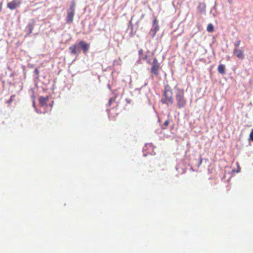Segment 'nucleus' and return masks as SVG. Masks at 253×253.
Segmentation results:
<instances>
[{
	"instance_id": "nucleus-24",
	"label": "nucleus",
	"mask_w": 253,
	"mask_h": 253,
	"mask_svg": "<svg viewBox=\"0 0 253 253\" xmlns=\"http://www.w3.org/2000/svg\"><path fill=\"white\" fill-rule=\"evenodd\" d=\"M33 107L35 108V111H36L37 112H38V113L39 112H38V110L36 109V107H35V101H33Z\"/></svg>"
},
{
	"instance_id": "nucleus-20",
	"label": "nucleus",
	"mask_w": 253,
	"mask_h": 253,
	"mask_svg": "<svg viewBox=\"0 0 253 253\" xmlns=\"http://www.w3.org/2000/svg\"><path fill=\"white\" fill-rule=\"evenodd\" d=\"M114 100H115V99L114 98H110L109 101V102H108L109 105H111L112 102L113 101H114Z\"/></svg>"
},
{
	"instance_id": "nucleus-2",
	"label": "nucleus",
	"mask_w": 253,
	"mask_h": 253,
	"mask_svg": "<svg viewBox=\"0 0 253 253\" xmlns=\"http://www.w3.org/2000/svg\"><path fill=\"white\" fill-rule=\"evenodd\" d=\"M176 90L175 99L177 107L178 109H181L185 107L187 100L184 97V91L183 89H180L176 86L174 87Z\"/></svg>"
},
{
	"instance_id": "nucleus-14",
	"label": "nucleus",
	"mask_w": 253,
	"mask_h": 253,
	"mask_svg": "<svg viewBox=\"0 0 253 253\" xmlns=\"http://www.w3.org/2000/svg\"><path fill=\"white\" fill-rule=\"evenodd\" d=\"M207 30L210 33L212 32L213 31V26L212 24L210 23L208 24L207 28Z\"/></svg>"
},
{
	"instance_id": "nucleus-12",
	"label": "nucleus",
	"mask_w": 253,
	"mask_h": 253,
	"mask_svg": "<svg viewBox=\"0 0 253 253\" xmlns=\"http://www.w3.org/2000/svg\"><path fill=\"white\" fill-rule=\"evenodd\" d=\"M198 10L201 13H205L206 5L204 3H199L197 7Z\"/></svg>"
},
{
	"instance_id": "nucleus-4",
	"label": "nucleus",
	"mask_w": 253,
	"mask_h": 253,
	"mask_svg": "<svg viewBox=\"0 0 253 253\" xmlns=\"http://www.w3.org/2000/svg\"><path fill=\"white\" fill-rule=\"evenodd\" d=\"M75 0H72L71 2V5L67 10V23H71L73 21V18L75 14Z\"/></svg>"
},
{
	"instance_id": "nucleus-7",
	"label": "nucleus",
	"mask_w": 253,
	"mask_h": 253,
	"mask_svg": "<svg viewBox=\"0 0 253 253\" xmlns=\"http://www.w3.org/2000/svg\"><path fill=\"white\" fill-rule=\"evenodd\" d=\"M80 48V47L78 46V44H75L69 47V50L71 54H75L77 56L81 52Z\"/></svg>"
},
{
	"instance_id": "nucleus-21",
	"label": "nucleus",
	"mask_w": 253,
	"mask_h": 253,
	"mask_svg": "<svg viewBox=\"0 0 253 253\" xmlns=\"http://www.w3.org/2000/svg\"><path fill=\"white\" fill-rule=\"evenodd\" d=\"M202 159L201 158H200L199 163L198 164V167H199L202 164Z\"/></svg>"
},
{
	"instance_id": "nucleus-29",
	"label": "nucleus",
	"mask_w": 253,
	"mask_h": 253,
	"mask_svg": "<svg viewBox=\"0 0 253 253\" xmlns=\"http://www.w3.org/2000/svg\"><path fill=\"white\" fill-rule=\"evenodd\" d=\"M35 71H36V72H38L37 70H36Z\"/></svg>"
},
{
	"instance_id": "nucleus-16",
	"label": "nucleus",
	"mask_w": 253,
	"mask_h": 253,
	"mask_svg": "<svg viewBox=\"0 0 253 253\" xmlns=\"http://www.w3.org/2000/svg\"><path fill=\"white\" fill-rule=\"evenodd\" d=\"M240 43H241V42L240 40H237L234 43V45L235 46V48H237V47L240 45Z\"/></svg>"
},
{
	"instance_id": "nucleus-3",
	"label": "nucleus",
	"mask_w": 253,
	"mask_h": 253,
	"mask_svg": "<svg viewBox=\"0 0 253 253\" xmlns=\"http://www.w3.org/2000/svg\"><path fill=\"white\" fill-rule=\"evenodd\" d=\"M160 69V63L158 62L156 58H154L152 63V67L150 69V76L152 80L154 79L155 76H158L159 75Z\"/></svg>"
},
{
	"instance_id": "nucleus-10",
	"label": "nucleus",
	"mask_w": 253,
	"mask_h": 253,
	"mask_svg": "<svg viewBox=\"0 0 253 253\" xmlns=\"http://www.w3.org/2000/svg\"><path fill=\"white\" fill-rule=\"evenodd\" d=\"M233 53L235 54L238 58L242 60L244 58V54L243 50L235 48L233 50Z\"/></svg>"
},
{
	"instance_id": "nucleus-1",
	"label": "nucleus",
	"mask_w": 253,
	"mask_h": 253,
	"mask_svg": "<svg viewBox=\"0 0 253 253\" xmlns=\"http://www.w3.org/2000/svg\"><path fill=\"white\" fill-rule=\"evenodd\" d=\"M161 102L163 104L168 106L173 103V92L170 87L168 85L165 87Z\"/></svg>"
},
{
	"instance_id": "nucleus-28",
	"label": "nucleus",
	"mask_w": 253,
	"mask_h": 253,
	"mask_svg": "<svg viewBox=\"0 0 253 253\" xmlns=\"http://www.w3.org/2000/svg\"><path fill=\"white\" fill-rule=\"evenodd\" d=\"M108 87H109V88H110V85H109V84H108Z\"/></svg>"
},
{
	"instance_id": "nucleus-19",
	"label": "nucleus",
	"mask_w": 253,
	"mask_h": 253,
	"mask_svg": "<svg viewBox=\"0 0 253 253\" xmlns=\"http://www.w3.org/2000/svg\"><path fill=\"white\" fill-rule=\"evenodd\" d=\"M138 54L140 56V58L142 59V58L144 57V56H143V50L140 49L138 51Z\"/></svg>"
},
{
	"instance_id": "nucleus-9",
	"label": "nucleus",
	"mask_w": 253,
	"mask_h": 253,
	"mask_svg": "<svg viewBox=\"0 0 253 253\" xmlns=\"http://www.w3.org/2000/svg\"><path fill=\"white\" fill-rule=\"evenodd\" d=\"M35 24V22L33 20L28 23L27 26L25 28V31L27 32V35H29L31 33H32Z\"/></svg>"
},
{
	"instance_id": "nucleus-18",
	"label": "nucleus",
	"mask_w": 253,
	"mask_h": 253,
	"mask_svg": "<svg viewBox=\"0 0 253 253\" xmlns=\"http://www.w3.org/2000/svg\"><path fill=\"white\" fill-rule=\"evenodd\" d=\"M169 121L168 120L165 121L164 125L162 126V128L165 129L166 127L169 125Z\"/></svg>"
},
{
	"instance_id": "nucleus-15",
	"label": "nucleus",
	"mask_w": 253,
	"mask_h": 253,
	"mask_svg": "<svg viewBox=\"0 0 253 253\" xmlns=\"http://www.w3.org/2000/svg\"><path fill=\"white\" fill-rule=\"evenodd\" d=\"M143 59L145 60L147 62V63L149 64H151L152 65V62L150 58H147V55H145L144 56V57L142 58Z\"/></svg>"
},
{
	"instance_id": "nucleus-22",
	"label": "nucleus",
	"mask_w": 253,
	"mask_h": 253,
	"mask_svg": "<svg viewBox=\"0 0 253 253\" xmlns=\"http://www.w3.org/2000/svg\"><path fill=\"white\" fill-rule=\"evenodd\" d=\"M14 95L11 96L10 97V99L7 101V102L8 103H10L12 101V100H12V97H14Z\"/></svg>"
},
{
	"instance_id": "nucleus-23",
	"label": "nucleus",
	"mask_w": 253,
	"mask_h": 253,
	"mask_svg": "<svg viewBox=\"0 0 253 253\" xmlns=\"http://www.w3.org/2000/svg\"><path fill=\"white\" fill-rule=\"evenodd\" d=\"M250 136L251 139L253 141V130L251 132Z\"/></svg>"
},
{
	"instance_id": "nucleus-25",
	"label": "nucleus",
	"mask_w": 253,
	"mask_h": 253,
	"mask_svg": "<svg viewBox=\"0 0 253 253\" xmlns=\"http://www.w3.org/2000/svg\"><path fill=\"white\" fill-rule=\"evenodd\" d=\"M228 1L229 3H232V0H228Z\"/></svg>"
},
{
	"instance_id": "nucleus-8",
	"label": "nucleus",
	"mask_w": 253,
	"mask_h": 253,
	"mask_svg": "<svg viewBox=\"0 0 253 253\" xmlns=\"http://www.w3.org/2000/svg\"><path fill=\"white\" fill-rule=\"evenodd\" d=\"M78 46L83 49L84 53L85 54L88 50L89 44L84 41H81L78 43Z\"/></svg>"
},
{
	"instance_id": "nucleus-5",
	"label": "nucleus",
	"mask_w": 253,
	"mask_h": 253,
	"mask_svg": "<svg viewBox=\"0 0 253 253\" xmlns=\"http://www.w3.org/2000/svg\"><path fill=\"white\" fill-rule=\"evenodd\" d=\"M159 30L158 21L156 18H154L153 21L152 27L149 32V35L152 38L154 37L157 31Z\"/></svg>"
},
{
	"instance_id": "nucleus-27",
	"label": "nucleus",
	"mask_w": 253,
	"mask_h": 253,
	"mask_svg": "<svg viewBox=\"0 0 253 253\" xmlns=\"http://www.w3.org/2000/svg\"><path fill=\"white\" fill-rule=\"evenodd\" d=\"M147 85V83H145V84H144V85H143V86H146Z\"/></svg>"
},
{
	"instance_id": "nucleus-13",
	"label": "nucleus",
	"mask_w": 253,
	"mask_h": 253,
	"mask_svg": "<svg viewBox=\"0 0 253 253\" xmlns=\"http://www.w3.org/2000/svg\"><path fill=\"white\" fill-rule=\"evenodd\" d=\"M218 72L224 75L225 73V66L223 64H219L217 68Z\"/></svg>"
},
{
	"instance_id": "nucleus-26",
	"label": "nucleus",
	"mask_w": 253,
	"mask_h": 253,
	"mask_svg": "<svg viewBox=\"0 0 253 253\" xmlns=\"http://www.w3.org/2000/svg\"><path fill=\"white\" fill-rule=\"evenodd\" d=\"M1 8H2L1 5L0 4V11L1 10Z\"/></svg>"
},
{
	"instance_id": "nucleus-11",
	"label": "nucleus",
	"mask_w": 253,
	"mask_h": 253,
	"mask_svg": "<svg viewBox=\"0 0 253 253\" xmlns=\"http://www.w3.org/2000/svg\"><path fill=\"white\" fill-rule=\"evenodd\" d=\"M48 100V97L46 96L44 97H40L39 98V103L41 106H44L47 103V102Z\"/></svg>"
},
{
	"instance_id": "nucleus-6",
	"label": "nucleus",
	"mask_w": 253,
	"mask_h": 253,
	"mask_svg": "<svg viewBox=\"0 0 253 253\" xmlns=\"http://www.w3.org/2000/svg\"><path fill=\"white\" fill-rule=\"evenodd\" d=\"M21 0H12L7 3V6L11 10H14L19 6L21 3Z\"/></svg>"
},
{
	"instance_id": "nucleus-17",
	"label": "nucleus",
	"mask_w": 253,
	"mask_h": 253,
	"mask_svg": "<svg viewBox=\"0 0 253 253\" xmlns=\"http://www.w3.org/2000/svg\"><path fill=\"white\" fill-rule=\"evenodd\" d=\"M148 147L151 148L152 149L153 148V146L151 143L147 144L145 145V147L143 148V150L144 151L145 150V148H147Z\"/></svg>"
}]
</instances>
